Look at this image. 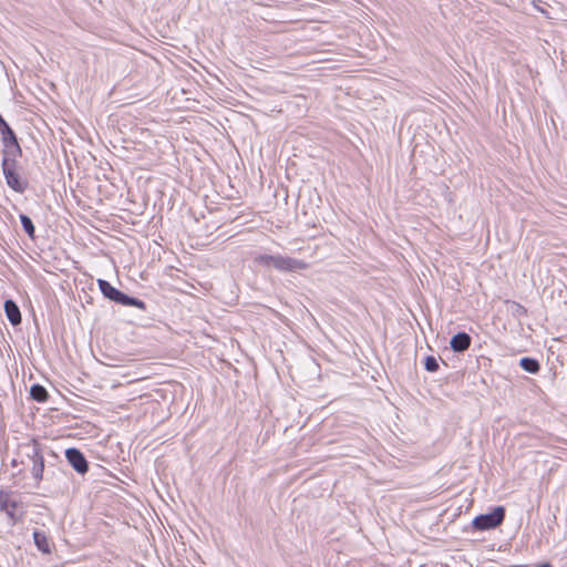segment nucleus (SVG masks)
I'll list each match as a JSON object with an SVG mask.
<instances>
[{"instance_id":"1","label":"nucleus","mask_w":567,"mask_h":567,"mask_svg":"<svg viewBox=\"0 0 567 567\" xmlns=\"http://www.w3.org/2000/svg\"><path fill=\"white\" fill-rule=\"evenodd\" d=\"M1 155V168L7 185L16 193L23 194L29 188V181L19 173V158L22 156L20 144L3 147Z\"/></svg>"},{"instance_id":"2","label":"nucleus","mask_w":567,"mask_h":567,"mask_svg":"<svg viewBox=\"0 0 567 567\" xmlns=\"http://www.w3.org/2000/svg\"><path fill=\"white\" fill-rule=\"evenodd\" d=\"M20 453L27 458L31 475L35 481V486L44 480L45 460L44 446L32 439L19 446Z\"/></svg>"},{"instance_id":"3","label":"nucleus","mask_w":567,"mask_h":567,"mask_svg":"<svg viewBox=\"0 0 567 567\" xmlns=\"http://www.w3.org/2000/svg\"><path fill=\"white\" fill-rule=\"evenodd\" d=\"M254 261L260 266L274 267L282 272H295L308 268L306 261L282 255L261 254L257 255Z\"/></svg>"},{"instance_id":"4","label":"nucleus","mask_w":567,"mask_h":567,"mask_svg":"<svg viewBox=\"0 0 567 567\" xmlns=\"http://www.w3.org/2000/svg\"><path fill=\"white\" fill-rule=\"evenodd\" d=\"M97 286L100 288V291L104 296V298L127 307H135L142 310H145L146 305L143 300L131 297L123 291L118 290L117 288L113 287L107 280L105 279H97Z\"/></svg>"},{"instance_id":"5","label":"nucleus","mask_w":567,"mask_h":567,"mask_svg":"<svg viewBox=\"0 0 567 567\" xmlns=\"http://www.w3.org/2000/svg\"><path fill=\"white\" fill-rule=\"evenodd\" d=\"M505 507L496 506L491 513L481 514L474 517L472 526L475 530L485 532L501 526L505 519Z\"/></svg>"},{"instance_id":"6","label":"nucleus","mask_w":567,"mask_h":567,"mask_svg":"<svg viewBox=\"0 0 567 567\" xmlns=\"http://www.w3.org/2000/svg\"><path fill=\"white\" fill-rule=\"evenodd\" d=\"M20 504L21 502L14 497L12 492L0 491V511L6 513L11 526H14L22 519V515L17 514V508Z\"/></svg>"},{"instance_id":"7","label":"nucleus","mask_w":567,"mask_h":567,"mask_svg":"<svg viewBox=\"0 0 567 567\" xmlns=\"http://www.w3.org/2000/svg\"><path fill=\"white\" fill-rule=\"evenodd\" d=\"M65 458L78 474L84 475L87 473L89 462L79 449H66Z\"/></svg>"},{"instance_id":"8","label":"nucleus","mask_w":567,"mask_h":567,"mask_svg":"<svg viewBox=\"0 0 567 567\" xmlns=\"http://www.w3.org/2000/svg\"><path fill=\"white\" fill-rule=\"evenodd\" d=\"M0 137L3 147L14 146L19 144L17 134L11 128V126L7 123V121L0 114Z\"/></svg>"},{"instance_id":"9","label":"nucleus","mask_w":567,"mask_h":567,"mask_svg":"<svg viewBox=\"0 0 567 567\" xmlns=\"http://www.w3.org/2000/svg\"><path fill=\"white\" fill-rule=\"evenodd\" d=\"M471 343V336L464 331L454 334L450 341L451 349L457 353L466 351L470 348Z\"/></svg>"},{"instance_id":"10","label":"nucleus","mask_w":567,"mask_h":567,"mask_svg":"<svg viewBox=\"0 0 567 567\" xmlns=\"http://www.w3.org/2000/svg\"><path fill=\"white\" fill-rule=\"evenodd\" d=\"M6 316L12 326H19L22 321L21 311L12 299H7L3 305Z\"/></svg>"},{"instance_id":"11","label":"nucleus","mask_w":567,"mask_h":567,"mask_svg":"<svg viewBox=\"0 0 567 567\" xmlns=\"http://www.w3.org/2000/svg\"><path fill=\"white\" fill-rule=\"evenodd\" d=\"M33 540L34 545L41 553L51 554V542L44 532L35 529L33 532Z\"/></svg>"},{"instance_id":"12","label":"nucleus","mask_w":567,"mask_h":567,"mask_svg":"<svg viewBox=\"0 0 567 567\" xmlns=\"http://www.w3.org/2000/svg\"><path fill=\"white\" fill-rule=\"evenodd\" d=\"M519 367L532 374H536L540 370V364L538 360L530 358V357H524L519 360Z\"/></svg>"},{"instance_id":"13","label":"nucleus","mask_w":567,"mask_h":567,"mask_svg":"<svg viewBox=\"0 0 567 567\" xmlns=\"http://www.w3.org/2000/svg\"><path fill=\"white\" fill-rule=\"evenodd\" d=\"M30 396L37 402H45L49 394L43 385L37 383L30 388Z\"/></svg>"},{"instance_id":"14","label":"nucleus","mask_w":567,"mask_h":567,"mask_svg":"<svg viewBox=\"0 0 567 567\" xmlns=\"http://www.w3.org/2000/svg\"><path fill=\"white\" fill-rule=\"evenodd\" d=\"M19 217H20V221H21L23 230L31 239H33L35 237V227L33 225L32 219L24 214H20Z\"/></svg>"},{"instance_id":"15","label":"nucleus","mask_w":567,"mask_h":567,"mask_svg":"<svg viewBox=\"0 0 567 567\" xmlns=\"http://www.w3.org/2000/svg\"><path fill=\"white\" fill-rule=\"evenodd\" d=\"M508 309L515 318H522L527 316V309L516 301H507Z\"/></svg>"},{"instance_id":"16","label":"nucleus","mask_w":567,"mask_h":567,"mask_svg":"<svg viewBox=\"0 0 567 567\" xmlns=\"http://www.w3.org/2000/svg\"><path fill=\"white\" fill-rule=\"evenodd\" d=\"M424 368L429 372H436L439 370V368H440L436 358L433 357V355H427L424 359Z\"/></svg>"},{"instance_id":"17","label":"nucleus","mask_w":567,"mask_h":567,"mask_svg":"<svg viewBox=\"0 0 567 567\" xmlns=\"http://www.w3.org/2000/svg\"><path fill=\"white\" fill-rule=\"evenodd\" d=\"M537 567H551V565L549 563H544L538 565Z\"/></svg>"},{"instance_id":"18","label":"nucleus","mask_w":567,"mask_h":567,"mask_svg":"<svg viewBox=\"0 0 567 567\" xmlns=\"http://www.w3.org/2000/svg\"><path fill=\"white\" fill-rule=\"evenodd\" d=\"M50 468H51V466L49 465V466H48V470H47V475H49V474L51 473V470H50Z\"/></svg>"},{"instance_id":"19","label":"nucleus","mask_w":567,"mask_h":567,"mask_svg":"<svg viewBox=\"0 0 567 567\" xmlns=\"http://www.w3.org/2000/svg\"><path fill=\"white\" fill-rule=\"evenodd\" d=\"M49 452H50V454H51L53 457H56V456H55V454H54V452H52V451H49Z\"/></svg>"}]
</instances>
